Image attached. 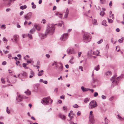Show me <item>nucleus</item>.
<instances>
[{"label": "nucleus", "instance_id": "obj_1", "mask_svg": "<svg viewBox=\"0 0 124 124\" xmlns=\"http://www.w3.org/2000/svg\"><path fill=\"white\" fill-rule=\"evenodd\" d=\"M55 28L54 25L53 24H49L47 27V29L46 30V33L48 34L49 35L52 34L54 32Z\"/></svg>", "mask_w": 124, "mask_h": 124}, {"label": "nucleus", "instance_id": "obj_2", "mask_svg": "<svg viewBox=\"0 0 124 124\" xmlns=\"http://www.w3.org/2000/svg\"><path fill=\"white\" fill-rule=\"evenodd\" d=\"M90 34L88 33H85L83 36V40L85 42H88L91 40V37L90 36Z\"/></svg>", "mask_w": 124, "mask_h": 124}, {"label": "nucleus", "instance_id": "obj_3", "mask_svg": "<svg viewBox=\"0 0 124 124\" xmlns=\"http://www.w3.org/2000/svg\"><path fill=\"white\" fill-rule=\"evenodd\" d=\"M97 106V104L96 101H92L90 103L89 105V107L90 109L93 108Z\"/></svg>", "mask_w": 124, "mask_h": 124}, {"label": "nucleus", "instance_id": "obj_4", "mask_svg": "<svg viewBox=\"0 0 124 124\" xmlns=\"http://www.w3.org/2000/svg\"><path fill=\"white\" fill-rule=\"evenodd\" d=\"M50 100V98L49 97L44 98L42 99L41 102L44 105L48 104L49 103V101Z\"/></svg>", "mask_w": 124, "mask_h": 124}, {"label": "nucleus", "instance_id": "obj_5", "mask_svg": "<svg viewBox=\"0 0 124 124\" xmlns=\"http://www.w3.org/2000/svg\"><path fill=\"white\" fill-rule=\"evenodd\" d=\"M92 51L90 50L88 51V54L89 55H90L91 54H93L96 55H98L100 53L99 51L98 50L94 51L93 53H92Z\"/></svg>", "mask_w": 124, "mask_h": 124}, {"label": "nucleus", "instance_id": "obj_6", "mask_svg": "<svg viewBox=\"0 0 124 124\" xmlns=\"http://www.w3.org/2000/svg\"><path fill=\"white\" fill-rule=\"evenodd\" d=\"M68 36V34L67 33H64L62 35L60 38V39L62 41H65L67 39Z\"/></svg>", "mask_w": 124, "mask_h": 124}, {"label": "nucleus", "instance_id": "obj_7", "mask_svg": "<svg viewBox=\"0 0 124 124\" xmlns=\"http://www.w3.org/2000/svg\"><path fill=\"white\" fill-rule=\"evenodd\" d=\"M32 16V13L30 12L28 13L24 16V18L27 20H29L30 19Z\"/></svg>", "mask_w": 124, "mask_h": 124}, {"label": "nucleus", "instance_id": "obj_8", "mask_svg": "<svg viewBox=\"0 0 124 124\" xmlns=\"http://www.w3.org/2000/svg\"><path fill=\"white\" fill-rule=\"evenodd\" d=\"M67 52L69 54H73L75 53L74 50L73 48H71L68 49L67 51Z\"/></svg>", "mask_w": 124, "mask_h": 124}, {"label": "nucleus", "instance_id": "obj_9", "mask_svg": "<svg viewBox=\"0 0 124 124\" xmlns=\"http://www.w3.org/2000/svg\"><path fill=\"white\" fill-rule=\"evenodd\" d=\"M89 118L90 122L91 123L93 124L94 123V119L93 118V116H90Z\"/></svg>", "mask_w": 124, "mask_h": 124}, {"label": "nucleus", "instance_id": "obj_10", "mask_svg": "<svg viewBox=\"0 0 124 124\" xmlns=\"http://www.w3.org/2000/svg\"><path fill=\"white\" fill-rule=\"evenodd\" d=\"M69 10L68 8H67L65 12V14L64 15L65 18H66L68 16L69 14Z\"/></svg>", "mask_w": 124, "mask_h": 124}, {"label": "nucleus", "instance_id": "obj_11", "mask_svg": "<svg viewBox=\"0 0 124 124\" xmlns=\"http://www.w3.org/2000/svg\"><path fill=\"white\" fill-rule=\"evenodd\" d=\"M119 78L120 77H118L117 78H116L115 76H114L112 78L111 80L113 81V82H116V83H117L118 81H116V80Z\"/></svg>", "mask_w": 124, "mask_h": 124}, {"label": "nucleus", "instance_id": "obj_12", "mask_svg": "<svg viewBox=\"0 0 124 124\" xmlns=\"http://www.w3.org/2000/svg\"><path fill=\"white\" fill-rule=\"evenodd\" d=\"M22 97L19 95L18 96V97L17 98V100L18 101L20 102L22 101Z\"/></svg>", "mask_w": 124, "mask_h": 124}, {"label": "nucleus", "instance_id": "obj_13", "mask_svg": "<svg viewBox=\"0 0 124 124\" xmlns=\"http://www.w3.org/2000/svg\"><path fill=\"white\" fill-rule=\"evenodd\" d=\"M59 116L62 119L65 120L66 118V116L60 114Z\"/></svg>", "mask_w": 124, "mask_h": 124}, {"label": "nucleus", "instance_id": "obj_14", "mask_svg": "<svg viewBox=\"0 0 124 124\" xmlns=\"http://www.w3.org/2000/svg\"><path fill=\"white\" fill-rule=\"evenodd\" d=\"M31 75L29 76V78H31L34 76V73L32 71H31Z\"/></svg>", "mask_w": 124, "mask_h": 124}, {"label": "nucleus", "instance_id": "obj_15", "mask_svg": "<svg viewBox=\"0 0 124 124\" xmlns=\"http://www.w3.org/2000/svg\"><path fill=\"white\" fill-rule=\"evenodd\" d=\"M35 28L38 30L39 31L41 28V27L39 25H37L35 26Z\"/></svg>", "mask_w": 124, "mask_h": 124}, {"label": "nucleus", "instance_id": "obj_16", "mask_svg": "<svg viewBox=\"0 0 124 124\" xmlns=\"http://www.w3.org/2000/svg\"><path fill=\"white\" fill-rule=\"evenodd\" d=\"M47 34L46 33V34L45 35L42 34H41L40 35V37L41 39H43L46 37V35Z\"/></svg>", "mask_w": 124, "mask_h": 124}, {"label": "nucleus", "instance_id": "obj_17", "mask_svg": "<svg viewBox=\"0 0 124 124\" xmlns=\"http://www.w3.org/2000/svg\"><path fill=\"white\" fill-rule=\"evenodd\" d=\"M44 71L43 70H41L40 71H39V74H38V75L39 76H42L43 74V72Z\"/></svg>", "mask_w": 124, "mask_h": 124}, {"label": "nucleus", "instance_id": "obj_18", "mask_svg": "<svg viewBox=\"0 0 124 124\" xmlns=\"http://www.w3.org/2000/svg\"><path fill=\"white\" fill-rule=\"evenodd\" d=\"M55 14L56 16H58L61 18L62 17V14H60L59 12L57 13H56Z\"/></svg>", "mask_w": 124, "mask_h": 124}, {"label": "nucleus", "instance_id": "obj_19", "mask_svg": "<svg viewBox=\"0 0 124 124\" xmlns=\"http://www.w3.org/2000/svg\"><path fill=\"white\" fill-rule=\"evenodd\" d=\"M81 89L84 92L86 91L89 90V89L85 88L83 87H81Z\"/></svg>", "mask_w": 124, "mask_h": 124}, {"label": "nucleus", "instance_id": "obj_20", "mask_svg": "<svg viewBox=\"0 0 124 124\" xmlns=\"http://www.w3.org/2000/svg\"><path fill=\"white\" fill-rule=\"evenodd\" d=\"M27 6L26 5H24L23 6H22L20 7V8L21 9H25L26 8Z\"/></svg>", "mask_w": 124, "mask_h": 124}, {"label": "nucleus", "instance_id": "obj_21", "mask_svg": "<svg viewBox=\"0 0 124 124\" xmlns=\"http://www.w3.org/2000/svg\"><path fill=\"white\" fill-rule=\"evenodd\" d=\"M25 93L26 94L28 95H30L31 94V92L29 90H28L26 92H25Z\"/></svg>", "mask_w": 124, "mask_h": 124}, {"label": "nucleus", "instance_id": "obj_22", "mask_svg": "<svg viewBox=\"0 0 124 124\" xmlns=\"http://www.w3.org/2000/svg\"><path fill=\"white\" fill-rule=\"evenodd\" d=\"M18 38V36H17L15 35L14 36V39L16 42Z\"/></svg>", "mask_w": 124, "mask_h": 124}, {"label": "nucleus", "instance_id": "obj_23", "mask_svg": "<svg viewBox=\"0 0 124 124\" xmlns=\"http://www.w3.org/2000/svg\"><path fill=\"white\" fill-rule=\"evenodd\" d=\"M21 74L23 77H25L27 76V73L25 72H23Z\"/></svg>", "mask_w": 124, "mask_h": 124}, {"label": "nucleus", "instance_id": "obj_24", "mask_svg": "<svg viewBox=\"0 0 124 124\" xmlns=\"http://www.w3.org/2000/svg\"><path fill=\"white\" fill-rule=\"evenodd\" d=\"M106 21L105 20H103L102 23V25L105 26H107V25L106 24Z\"/></svg>", "mask_w": 124, "mask_h": 124}, {"label": "nucleus", "instance_id": "obj_25", "mask_svg": "<svg viewBox=\"0 0 124 124\" xmlns=\"http://www.w3.org/2000/svg\"><path fill=\"white\" fill-rule=\"evenodd\" d=\"M31 5H32V8H33L34 9L36 8V6L34 4L33 2H32L31 3Z\"/></svg>", "mask_w": 124, "mask_h": 124}, {"label": "nucleus", "instance_id": "obj_26", "mask_svg": "<svg viewBox=\"0 0 124 124\" xmlns=\"http://www.w3.org/2000/svg\"><path fill=\"white\" fill-rule=\"evenodd\" d=\"M96 22L97 20L96 19H94L93 20L92 23L94 25H95L96 24Z\"/></svg>", "mask_w": 124, "mask_h": 124}, {"label": "nucleus", "instance_id": "obj_27", "mask_svg": "<svg viewBox=\"0 0 124 124\" xmlns=\"http://www.w3.org/2000/svg\"><path fill=\"white\" fill-rule=\"evenodd\" d=\"M99 69V65H98L97 66L95 67L94 69L96 71H98Z\"/></svg>", "mask_w": 124, "mask_h": 124}, {"label": "nucleus", "instance_id": "obj_28", "mask_svg": "<svg viewBox=\"0 0 124 124\" xmlns=\"http://www.w3.org/2000/svg\"><path fill=\"white\" fill-rule=\"evenodd\" d=\"M100 14L101 16H103L105 14V13L103 11H101L100 12Z\"/></svg>", "mask_w": 124, "mask_h": 124}, {"label": "nucleus", "instance_id": "obj_29", "mask_svg": "<svg viewBox=\"0 0 124 124\" xmlns=\"http://www.w3.org/2000/svg\"><path fill=\"white\" fill-rule=\"evenodd\" d=\"M105 124H107L108 123V121L107 118H105Z\"/></svg>", "mask_w": 124, "mask_h": 124}, {"label": "nucleus", "instance_id": "obj_30", "mask_svg": "<svg viewBox=\"0 0 124 124\" xmlns=\"http://www.w3.org/2000/svg\"><path fill=\"white\" fill-rule=\"evenodd\" d=\"M118 118L121 120H124V118H122L120 116H119V115H118Z\"/></svg>", "mask_w": 124, "mask_h": 124}, {"label": "nucleus", "instance_id": "obj_31", "mask_svg": "<svg viewBox=\"0 0 124 124\" xmlns=\"http://www.w3.org/2000/svg\"><path fill=\"white\" fill-rule=\"evenodd\" d=\"M60 66L59 68V71H62V66L61 64H60Z\"/></svg>", "mask_w": 124, "mask_h": 124}, {"label": "nucleus", "instance_id": "obj_32", "mask_svg": "<svg viewBox=\"0 0 124 124\" xmlns=\"http://www.w3.org/2000/svg\"><path fill=\"white\" fill-rule=\"evenodd\" d=\"M111 73V72L110 71H108L105 74L106 75H110Z\"/></svg>", "mask_w": 124, "mask_h": 124}, {"label": "nucleus", "instance_id": "obj_33", "mask_svg": "<svg viewBox=\"0 0 124 124\" xmlns=\"http://www.w3.org/2000/svg\"><path fill=\"white\" fill-rule=\"evenodd\" d=\"M89 99L88 98H86L84 100V102L85 103H86L89 101Z\"/></svg>", "mask_w": 124, "mask_h": 124}, {"label": "nucleus", "instance_id": "obj_34", "mask_svg": "<svg viewBox=\"0 0 124 124\" xmlns=\"http://www.w3.org/2000/svg\"><path fill=\"white\" fill-rule=\"evenodd\" d=\"M73 107L75 108H78V106L77 104H75L73 106Z\"/></svg>", "mask_w": 124, "mask_h": 124}, {"label": "nucleus", "instance_id": "obj_35", "mask_svg": "<svg viewBox=\"0 0 124 124\" xmlns=\"http://www.w3.org/2000/svg\"><path fill=\"white\" fill-rule=\"evenodd\" d=\"M108 21L109 23H112L113 22V21L111 19H109L108 18Z\"/></svg>", "mask_w": 124, "mask_h": 124}, {"label": "nucleus", "instance_id": "obj_36", "mask_svg": "<svg viewBox=\"0 0 124 124\" xmlns=\"http://www.w3.org/2000/svg\"><path fill=\"white\" fill-rule=\"evenodd\" d=\"M114 15L113 14L110 15V18H112V19H114Z\"/></svg>", "mask_w": 124, "mask_h": 124}, {"label": "nucleus", "instance_id": "obj_37", "mask_svg": "<svg viewBox=\"0 0 124 124\" xmlns=\"http://www.w3.org/2000/svg\"><path fill=\"white\" fill-rule=\"evenodd\" d=\"M124 38H122L121 39H119L118 40V41L120 43H121L122 42L123 40L124 39Z\"/></svg>", "mask_w": 124, "mask_h": 124}, {"label": "nucleus", "instance_id": "obj_38", "mask_svg": "<svg viewBox=\"0 0 124 124\" xmlns=\"http://www.w3.org/2000/svg\"><path fill=\"white\" fill-rule=\"evenodd\" d=\"M111 42L113 44H115L116 43V41L113 39H112Z\"/></svg>", "mask_w": 124, "mask_h": 124}, {"label": "nucleus", "instance_id": "obj_39", "mask_svg": "<svg viewBox=\"0 0 124 124\" xmlns=\"http://www.w3.org/2000/svg\"><path fill=\"white\" fill-rule=\"evenodd\" d=\"M98 95V93L97 92H95L94 93V96L95 97H97Z\"/></svg>", "mask_w": 124, "mask_h": 124}, {"label": "nucleus", "instance_id": "obj_40", "mask_svg": "<svg viewBox=\"0 0 124 124\" xmlns=\"http://www.w3.org/2000/svg\"><path fill=\"white\" fill-rule=\"evenodd\" d=\"M103 41V40L102 39H101L100 41H99L97 43L98 44H100Z\"/></svg>", "mask_w": 124, "mask_h": 124}, {"label": "nucleus", "instance_id": "obj_41", "mask_svg": "<svg viewBox=\"0 0 124 124\" xmlns=\"http://www.w3.org/2000/svg\"><path fill=\"white\" fill-rule=\"evenodd\" d=\"M28 37L30 39H31L32 38V35L31 34H28Z\"/></svg>", "mask_w": 124, "mask_h": 124}, {"label": "nucleus", "instance_id": "obj_42", "mask_svg": "<svg viewBox=\"0 0 124 124\" xmlns=\"http://www.w3.org/2000/svg\"><path fill=\"white\" fill-rule=\"evenodd\" d=\"M3 51L4 52V54H8L9 53V51H5L4 50H3Z\"/></svg>", "mask_w": 124, "mask_h": 124}, {"label": "nucleus", "instance_id": "obj_43", "mask_svg": "<svg viewBox=\"0 0 124 124\" xmlns=\"http://www.w3.org/2000/svg\"><path fill=\"white\" fill-rule=\"evenodd\" d=\"M35 31V29H32L30 31V32L31 33H32L34 31Z\"/></svg>", "mask_w": 124, "mask_h": 124}, {"label": "nucleus", "instance_id": "obj_44", "mask_svg": "<svg viewBox=\"0 0 124 124\" xmlns=\"http://www.w3.org/2000/svg\"><path fill=\"white\" fill-rule=\"evenodd\" d=\"M79 69L81 70L82 71H83V68L81 66H79Z\"/></svg>", "mask_w": 124, "mask_h": 124}, {"label": "nucleus", "instance_id": "obj_45", "mask_svg": "<svg viewBox=\"0 0 124 124\" xmlns=\"http://www.w3.org/2000/svg\"><path fill=\"white\" fill-rule=\"evenodd\" d=\"M16 64L18 65L20 63V62L19 61H17V60H16Z\"/></svg>", "mask_w": 124, "mask_h": 124}, {"label": "nucleus", "instance_id": "obj_46", "mask_svg": "<svg viewBox=\"0 0 124 124\" xmlns=\"http://www.w3.org/2000/svg\"><path fill=\"white\" fill-rule=\"evenodd\" d=\"M8 58L10 59H11V55L10 54H9L8 55Z\"/></svg>", "mask_w": 124, "mask_h": 124}, {"label": "nucleus", "instance_id": "obj_47", "mask_svg": "<svg viewBox=\"0 0 124 124\" xmlns=\"http://www.w3.org/2000/svg\"><path fill=\"white\" fill-rule=\"evenodd\" d=\"M101 2V3H104L105 2V0H100Z\"/></svg>", "mask_w": 124, "mask_h": 124}, {"label": "nucleus", "instance_id": "obj_48", "mask_svg": "<svg viewBox=\"0 0 124 124\" xmlns=\"http://www.w3.org/2000/svg\"><path fill=\"white\" fill-rule=\"evenodd\" d=\"M101 97L103 99H105L106 98V97L104 95H102Z\"/></svg>", "mask_w": 124, "mask_h": 124}, {"label": "nucleus", "instance_id": "obj_49", "mask_svg": "<svg viewBox=\"0 0 124 124\" xmlns=\"http://www.w3.org/2000/svg\"><path fill=\"white\" fill-rule=\"evenodd\" d=\"M63 109L64 110H67V107L66 106H64L63 107Z\"/></svg>", "mask_w": 124, "mask_h": 124}, {"label": "nucleus", "instance_id": "obj_50", "mask_svg": "<svg viewBox=\"0 0 124 124\" xmlns=\"http://www.w3.org/2000/svg\"><path fill=\"white\" fill-rule=\"evenodd\" d=\"M3 41H8V40L7 39H6V38H5V37H4L3 38Z\"/></svg>", "mask_w": 124, "mask_h": 124}, {"label": "nucleus", "instance_id": "obj_51", "mask_svg": "<svg viewBox=\"0 0 124 124\" xmlns=\"http://www.w3.org/2000/svg\"><path fill=\"white\" fill-rule=\"evenodd\" d=\"M1 80L2 83H5V81L4 80V79L3 78H2L1 79Z\"/></svg>", "mask_w": 124, "mask_h": 124}, {"label": "nucleus", "instance_id": "obj_52", "mask_svg": "<svg viewBox=\"0 0 124 124\" xmlns=\"http://www.w3.org/2000/svg\"><path fill=\"white\" fill-rule=\"evenodd\" d=\"M92 114H93V111H91L90 113V116H93L92 115Z\"/></svg>", "mask_w": 124, "mask_h": 124}, {"label": "nucleus", "instance_id": "obj_53", "mask_svg": "<svg viewBox=\"0 0 124 124\" xmlns=\"http://www.w3.org/2000/svg\"><path fill=\"white\" fill-rule=\"evenodd\" d=\"M6 64V62L5 61H4L2 63V64L3 65H5Z\"/></svg>", "mask_w": 124, "mask_h": 124}, {"label": "nucleus", "instance_id": "obj_54", "mask_svg": "<svg viewBox=\"0 0 124 124\" xmlns=\"http://www.w3.org/2000/svg\"><path fill=\"white\" fill-rule=\"evenodd\" d=\"M27 65V64H26L25 63H23V67H25Z\"/></svg>", "mask_w": 124, "mask_h": 124}, {"label": "nucleus", "instance_id": "obj_55", "mask_svg": "<svg viewBox=\"0 0 124 124\" xmlns=\"http://www.w3.org/2000/svg\"><path fill=\"white\" fill-rule=\"evenodd\" d=\"M112 3L111 1H110L109 3V6L110 7L111 6H112Z\"/></svg>", "mask_w": 124, "mask_h": 124}, {"label": "nucleus", "instance_id": "obj_56", "mask_svg": "<svg viewBox=\"0 0 124 124\" xmlns=\"http://www.w3.org/2000/svg\"><path fill=\"white\" fill-rule=\"evenodd\" d=\"M114 97H112L109 99V100L110 101H112L114 99Z\"/></svg>", "mask_w": 124, "mask_h": 124}, {"label": "nucleus", "instance_id": "obj_57", "mask_svg": "<svg viewBox=\"0 0 124 124\" xmlns=\"http://www.w3.org/2000/svg\"><path fill=\"white\" fill-rule=\"evenodd\" d=\"M81 114V112L80 111H78L77 113V115L78 116H79Z\"/></svg>", "mask_w": 124, "mask_h": 124}, {"label": "nucleus", "instance_id": "obj_58", "mask_svg": "<svg viewBox=\"0 0 124 124\" xmlns=\"http://www.w3.org/2000/svg\"><path fill=\"white\" fill-rule=\"evenodd\" d=\"M56 9V7L55 6H54L53 7V10H54L55 9Z\"/></svg>", "mask_w": 124, "mask_h": 124}, {"label": "nucleus", "instance_id": "obj_59", "mask_svg": "<svg viewBox=\"0 0 124 124\" xmlns=\"http://www.w3.org/2000/svg\"><path fill=\"white\" fill-rule=\"evenodd\" d=\"M46 56L48 58H49L50 56V55L48 54H46Z\"/></svg>", "mask_w": 124, "mask_h": 124}, {"label": "nucleus", "instance_id": "obj_60", "mask_svg": "<svg viewBox=\"0 0 124 124\" xmlns=\"http://www.w3.org/2000/svg\"><path fill=\"white\" fill-rule=\"evenodd\" d=\"M58 88H55V89H54V92H55L56 93H57V92L58 91Z\"/></svg>", "mask_w": 124, "mask_h": 124}, {"label": "nucleus", "instance_id": "obj_61", "mask_svg": "<svg viewBox=\"0 0 124 124\" xmlns=\"http://www.w3.org/2000/svg\"><path fill=\"white\" fill-rule=\"evenodd\" d=\"M43 82L45 84H47V82L46 81H44Z\"/></svg>", "mask_w": 124, "mask_h": 124}, {"label": "nucleus", "instance_id": "obj_62", "mask_svg": "<svg viewBox=\"0 0 124 124\" xmlns=\"http://www.w3.org/2000/svg\"><path fill=\"white\" fill-rule=\"evenodd\" d=\"M23 13V11L21 12L20 13V15L21 16L22 15Z\"/></svg>", "mask_w": 124, "mask_h": 124}, {"label": "nucleus", "instance_id": "obj_63", "mask_svg": "<svg viewBox=\"0 0 124 124\" xmlns=\"http://www.w3.org/2000/svg\"><path fill=\"white\" fill-rule=\"evenodd\" d=\"M116 31L117 32H119L120 31V30L119 28H117L116 30Z\"/></svg>", "mask_w": 124, "mask_h": 124}, {"label": "nucleus", "instance_id": "obj_64", "mask_svg": "<svg viewBox=\"0 0 124 124\" xmlns=\"http://www.w3.org/2000/svg\"><path fill=\"white\" fill-rule=\"evenodd\" d=\"M70 124H77V123H75L73 122H70Z\"/></svg>", "mask_w": 124, "mask_h": 124}]
</instances>
